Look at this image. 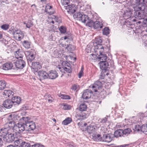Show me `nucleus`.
Here are the masks:
<instances>
[{
  "label": "nucleus",
  "mask_w": 147,
  "mask_h": 147,
  "mask_svg": "<svg viewBox=\"0 0 147 147\" xmlns=\"http://www.w3.org/2000/svg\"><path fill=\"white\" fill-rule=\"evenodd\" d=\"M133 7L135 11L134 16L132 15L131 16L127 18V23L128 22L129 25H131L133 24H135V23L134 22H136V27L138 25L137 24V22L139 21L143 20L144 17H146V16L142 13L143 10H145V12L146 10L144 6L141 7L140 5H139L138 6H134ZM139 25L138 24V25Z\"/></svg>",
  "instance_id": "nucleus-1"
},
{
  "label": "nucleus",
  "mask_w": 147,
  "mask_h": 147,
  "mask_svg": "<svg viewBox=\"0 0 147 147\" xmlns=\"http://www.w3.org/2000/svg\"><path fill=\"white\" fill-rule=\"evenodd\" d=\"M20 119L19 116L16 115H10L7 118L8 121L5 124V127H8L10 130L12 128L13 130V128L16 124V122Z\"/></svg>",
  "instance_id": "nucleus-2"
},
{
  "label": "nucleus",
  "mask_w": 147,
  "mask_h": 147,
  "mask_svg": "<svg viewBox=\"0 0 147 147\" xmlns=\"http://www.w3.org/2000/svg\"><path fill=\"white\" fill-rule=\"evenodd\" d=\"M102 42V40L100 37L96 38L93 42V45L94 47V51L100 52V50L102 51L104 50L103 48H106L104 47L100 43Z\"/></svg>",
  "instance_id": "nucleus-3"
},
{
  "label": "nucleus",
  "mask_w": 147,
  "mask_h": 147,
  "mask_svg": "<svg viewBox=\"0 0 147 147\" xmlns=\"http://www.w3.org/2000/svg\"><path fill=\"white\" fill-rule=\"evenodd\" d=\"M29 117H25L22 118V120L24 121V124L25 125L26 129L29 131L34 130L36 128V125L34 123L30 122Z\"/></svg>",
  "instance_id": "nucleus-4"
},
{
  "label": "nucleus",
  "mask_w": 147,
  "mask_h": 147,
  "mask_svg": "<svg viewBox=\"0 0 147 147\" xmlns=\"http://www.w3.org/2000/svg\"><path fill=\"white\" fill-rule=\"evenodd\" d=\"M105 75L104 74L102 73V75L100 76L99 80L95 82L94 84L90 86V87H92V90L94 92H97V90L99 88H101L102 87V84L99 81L100 80L104 79Z\"/></svg>",
  "instance_id": "nucleus-5"
},
{
  "label": "nucleus",
  "mask_w": 147,
  "mask_h": 147,
  "mask_svg": "<svg viewBox=\"0 0 147 147\" xmlns=\"http://www.w3.org/2000/svg\"><path fill=\"white\" fill-rule=\"evenodd\" d=\"M108 46H107V48L106 47L105 48H103V49L104 50L103 51H101L100 50V52H96L94 51L95 53H96V54L99 57L98 58H98V60H100V61H106V60L107 59V57L106 54L105 53H105L109 51V48L108 47Z\"/></svg>",
  "instance_id": "nucleus-6"
},
{
  "label": "nucleus",
  "mask_w": 147,
  "mask_h": 147,
  "mask_svg": "<svg viewBox=\"0 0 147 147\" xmlns=\"http://www.w3.org/2000/svg\"><path fill=\"white\" fill-rule=\"evenodd\" d=\"M130 132V129L129 128H127L124 130L119 129L117 130L114 133V135L116 137H121L125 136H127L129 134Z\"/></svg>",
  "instance_id": "nucleus-7"
},
{
  "label": "nucleus",
  "mask_w": 147,
  "mask_h": 147,
  "mask_svg": "<svg viewBox=\"0 0 147 147\" xmlns=\"http://www.w3.org/2000/svg\"><path fill=\"white\" fill-rule=\"evenodd\" d=\"M22 121V123H18L16 124L13 128V131L16 133L20 134L26 129L25 125L24 124V121Z\"/></svg>",
  "instance_id": "nucleus-8"
},
{
  "label": "nucleus",
  "mask_w": 147,
  "mask_h": 147,
  "mask_svg": "<svg viewBox=\"0 0 147 147\" xmlns=\"http://www.w3.org/2000/svg\"><path fill=\"white\" fill-rule=\"evenodd\" d=\"M63 67H59L60 71L62 72H64L65 71L66 72L70 73L72 72V69L70 67V64L67 62H63L62 63Z\"/></svg>",
  "instance_id": "nucleus-9"
},
{
  "label": "nucleus",
  "mask_w": 147,
  "mask_h": 147,
  "mask_svg": "<svg viewBox=\"0 0 147 147\" xmlns=\"http://www.w3.org/2000/svg\"><path fill=\"white\" fill-rule=\"evenodd\" d=\"M88 26L89 27L93 26L95 29L99 30L102 28L103 25V24L101 22L96 21L93 22V21H92L91 22L89 23Z\"/></svg>",
  "instance_id": "nucleus-10"
},
{
  "label": "nucleus",
  "mask_w": 147,
  "mask_h": 147,
  "mask_svg": "<svg viewBox=\"0 0 147 147\" xmlns=\"http://www.w3.org/2000/svg\"><path fill=\"white\" fill-rule=\"evenodd\" d=\"M25 54L28 62H31L35 58V55L33 51H27L25 52Z\"/></svg>",
  "instance_id": "nucleus-11"
},
{
  "label": "nucleus",
  "mask_w": 147,
  "mask_h": 147,
  "mask_svg": "<svg viewBox=\"0 0 147 147\" xmlns=\"http://www.w3.org/2000/svg\"><path fill=\"white\" fill-rule=\"evenodd\" d=\"M4 142L7 143H11L13 142L15 139L14 135L12 134H8L4 135L3 137Z\"/></svg>",
  "instance_id": "nucleus-12"
},
{
  "label": "nucleus",
  "mask_w": 147,
  "mask_h": 147,
  "mask_svg": "<svg viewBox=\"0 0 147 147\" xmlns=\"http://www.w3.org/2000/svg\"><path fill=\"white\" fill-rule=\"evenodd\" d=\"M14 64L17 68L20 69H22L26 65L25 61L22 59L16 61L14 62Z\"/></svg>",
  "instance_id": "nucleus-13"
},
{
  "label": "nucleus",
  "mask_w": 147,
  "mask_h": 147,
  "mask_svg": "<svg viewBox=\"0 0 147 147\" xmlns=\"http://www.w3.org/2000/svg\"><path fill=\"white\" fill-rule=\"evenodd\" d=\"M13 36L15 39L20 40L23 37L24 34L21 31L17 30L13 32Z\"/></svg>",
  "instance_id": "nucleus-14"
},
{
  "label": "nucleus",
  "mask_w": 147,
  "mask_h": 147,
  "mask_svg": "<svg viewBox=\"0 0 147 147\" xmlns=\"http://www.w3.org/2000/svg\"><path fill=\"white\" fill-rule=\"evenodd\" d=\"M41 67L40 63L36 61L32 63L31 67L34 71L37 72Z\"/></svg>",
  "instance_id": "nucleus-15"
},
{
  "label": "nucleus",
  "mask_w": 147,
  "mask_h": 147,
  "mask_svg": "<svg viewBox=\"0 0 147 147\" xmlns=\"http://www.w3.org/2000/svg\"><path fill=\"white\" fill-rule=\"evenodd\" d=\"M92 92V90L87 89L84 91L82 96V97L84 99H87L90 98Z\"/></svg>",
  "instance_id": "nucleus-16"
},
{
  "label": "nucleus",
  "mask_w": 147,
  "mask_h": 147,
  "mask_svg": "<svg viewBox=\"0 0 147 147\" xmlns=\"http://www.w3.org/2000/svg\"><path fill=\"white\" fill-rule=\"evenodd\" d=\"M38 75L40 80L45 79L48 78V74L45 71L42 70L39 71Z\"/></svg>",
  "instance_id": "nucleus-17"
},
{
  "label": "nucleus",
  "mask_w": 147,
  "mask_h": 147,
  "mask_svg": "<svg viewBox=\"0 0 147 147\" xmlns=\"http://www.w3.org/2000/svg\"><path fill=\"white\" fill-rule=\"evenodd\" d=\"M87 115L84 112L80 111L77 113L76 117L78 119H84L86 118Z\"/></svg>",
  "instance_id": "nucleus-18"
},
{
  "label": "nucleus",
  "mask_w": 147,
  "mask_h": 147,
  "mask_svg": "<svg viewBox=\"0 0 147 147\" xmlns=\"http://www.w3.org/2000/svg\"><path fill=\"white\" fill-rule=\"evenodd\" d=\"M21 98L18 96H13L11 98V101L13 102V104L14 105H18L20 103Z\"/></svg>",
  "instance_id": "nucleus-19"
},
{
  "label": "nucleus",
  "mask_w": 147,
  "mask_h": 147,
  "mask_svg": "<svg viewBox=\"0 0 147 147\" xmlns=\"http://www.w3.org/2000/svg\"><path fill=\"white\" fill-rule=\"evenodd\" d=\"M13 102L10 100H7L3 103V105L6 108L10 109L13 105Z\"/></svg>",
  "instance_id": "nucleus-20"
},
{
  "label": "nucleus",
  "mask_w": 147,
  "mask_h": 147,
  "mask_svg": "<svg viewBox=\"0 0 147 147\" xmlns=\"http://www.w3.org/2000/svg\"><path fill=\"white\" fill-rule=\"evenodd\" d=\"M58 76V74L55 71L51 70L48 74V78L51 79H55Z\"/></svg>",
  "instance_id": "nucleus-21"
},
{
  "label": "nucleus",
  "mask_w": 147,
  "mask_h": 147,
  "mask_svg": "<svg viewBox=\"0 0 147 147\" xmlns=\"http://www.w3.org/2000/svg\"><path fill=\"white\" fill-rule=\"evenodd\" d=\"M13 67V64L11 62H7L4 63L3 66V69L5 70L11 69Z\"/></svg>",
  "instance_id": "nucleus-22"
},
{
  "label": "nucleus",
  "mask_w": 147,
  "mask_h": 147,
  "mask_svg": "<svg viewBox=\"0 0 147 147\" xmlns=\"http://www.w3.org/2000/svg\"><path fill=\"white\" fill-rule=\"evenodd\" d=\"M66 7V9H68L67 11L69 13H73L76 11V7L74 4L68 5Z\"/></svg>",
  "instance_id": "nucleus-23"
},
{
  "label": "nucleus",
  "mask_w": 147,
  "mask_h": 147,
  "mask_svg": "<svg viewBox=\"0 0 147 147\" xmlns=\"http://www.w3.org/2000/svg\"><path fill=\"white\" fill-rule=\"evenodd\" d=\"M100 68L102 69L106 70L109 66V63L107 61H101L99 63Z\"/></svg>",
  "instance_id": "nucleus-24"
},
{
  "label": "nucleus",
  "mask_w": 147,
  "mask_h": 147,
  "mask_svg": "<svg viewBox=\"0 0 147 147\" xmlns=\"http://www.w3.org/2000/svg\"><path fill=\"white\" fill-rule=\"evenodd\" d=\"M96 126L94 125H90L88 126L87 127V130L89 134H93L95 131Z\"/></svg>",
  "instance_id": "nucleus-25"
},
{
  "label": "nucleus",
  "mask_w": 147,
  "mask_h": 147,
  "mask_svg": "<svg viewBox=\"0 0 147 147\" xmlns=\"http://www.w3.org/2000/svg\"><path fill=\"white\" fill-rule=\"evenodd\" d=\"M10 130L9 128H8V127H5L1 129L0 132H1V133L0 134L2 135V134H3L2 135L4 136L5 135H7L9 133Z\"/></svg>",
  "instance_id": "nucleus-26"
},
{
  "label": "nucleus",
  "mask_w": 147,
  "mask_h": 147,
  "mask_svg": "<svg viewBox=\"0 0 147 147\" xmlns=\"http://www.w3.org/2000/svg\"><path fill=\"white\" fill-rule=\"evenodd\" d=\"M13 93L10 90H5L4 91L3 95L4 97L5 98L11 97V96L13 95Z\"/></svg>",
  "instance_id": "nucleus-27"
},
{
  "label": "nucleus",
  "mask_w": 147,
  "mask_h": 147,
  "mask_svg": "<svg viewBox=\"0 0 147 147\" xmlns=\"http://www.w3.org/2000/svg\"><path fill=\"white\" fill-rule=\"evenodd\" d=\"M81 19L79 21H81L82 22L86 23L88 26V22H89L88 16L84 14H82Z\"/></svg>",
  "instance_id": "nucleus-28"
},
{
  "label": "nucleus",
  "mask_w": 147,
  "mask_h": 147,
  "mask_svg": "<svg viewBox=\"0 0 147 147\" xmlns=\"http://www.w3.org/2000/svg\"><path fill=\"white\" fill-rule=\"evenodd\" d=\"M24 53L21 51H20V50H18L16 51L14 54L15 57L18 59H22L24 56Z\"/></svg>",
  "instance_id": "nucleus-29"
},
{
  "label": "nucleus",
  "mask_w": 147,
  "mask_h": 147,
  "mask_svg": "<svg viewBox=\"0 0 147 147\" xmlns=\"http://www.w3.org/2000/svg\"><path fill=\"white\" fill-rule=\"evenodd\" d=\"M45 11L50 15L53 14L54 12L52 6L49 5H47L46 6Z\"/></svg>",
  "instance_id": "nucleus-30"
},
{
  "label": "nucleus",
  "mask_w": 147,
  "mask_h": 147,
  "mask_svg": "<svg viewBox=\"0 0 147 147\" xmlns=\"http://www.w3.org/2000/svg\"><path fill=\"white\" fill-rule=\"evenodd\" d=\"M133 11L132 9H128L125 12L123 15V17H126L131 16L132 15V12Z\"/></svg>",
  "instance_id": "nucleus-31"
},
{
  "label": "nucleus",
  "mask_w": 147,
  "mask_h": 147,
  "mask_svg": "<svg viewBox=\"0 0 147 147\" xmlns=\"http://www.w3.org/2000/svg\"><path fill=\"white\" fill-rule=\"evenodd\" d=\"M139 1L140 3H143V4L142 5H142H141V4L139 5H136V6H138L139 5H140L141 7L144 6V8H145V10H146L145 11H145H144L145 10H143V11L142 13H143L144 14L146 15V16H147V9H145V6L144 5L146 3H147V0H139Z\"/></svg>",
  "instance_id": "nucleus-32"
},
{
  "label": "nucleus",
  "mask_w": 147,
  "mask_h": 147,
  "mask_svg": "<svg viewBox=\"0 0 147 147\" xmlns=\"http://www.w3.org/2000/svg\"><path fill=\"white\" fill-rule=\"evenodd\" d=\"M31 43L30 41L24 40L22 42L23 46L26 49H28L30 48Z\"/></svg>",
  "instance_id": "nucleus-33"
},
{
  "label": "nucleus",
  "mask_w": 147,
  "mask_h": 147,
  "mask_svg": "<svg viewBox=\"0 0 147 147\" xmlns=\"http://www.w3.org/2000/svg\"><path fill=\"white\" fill-rule=\"evenodd\" d=\"M110 134H108L104 135V137L105 142H110L112 140V138Z\"/></svg>",
  "instance_id": "nucleus-34"
},
{
  "label": "nucleus",
  "mask_w": 147,
  "mask_h": 147,
  "mask_svg": "<svg viewBox=\"0 0 147 147\" xmlns=\"http://www.w3.org/2000/svg\"><path fill=\"white\" fill-rule=\"evenodd\" d=\"M87 109V106L84 103L81 104L79 107V110L80 111H86Z\"/></svg>",
  "instance_id": "nucleus-35"
},
{
  "label": "nucleus",
  "mask_w": 147,
  "mask_h": 147,
  "mask_svg": "<svg viewBox=\"0 0 147 147\" xmlns=\"http://www.w3.org/2000/svg\"><path fill=\"white\" fill-rule=\"evenodd\" d=\"M64 47L66 48L67 51L69 52H71L74 50L75 49V47L71 44L65 45V47L63 46Z\"/></svg>",
  "instance_id": "nucleus-36"
},
{
  "label": "nucleus",
  "mask_w": 147,
  "mask_h": 147,
  "mask_svg": "<svg viewBox=\"0 0 147 147\" xmlns=\"http://www.w3.org/2000/svg\"><path fill=\"white\" fill-rule=\"evenodd\" d=\"M82 15L80 12H76L74 15L73 17L75 19L79 21L81 19Z\"/></svg>",
  "instance_id": "nucleus-37"
},
{
  "label": "nucleus",
  "mask_w": 147,
  "mask_h": 147,
  "mask_svg": "<svg viewBox=\"0 0 147 147\" xmlns=\"http://www.w3.org/2000/svg\"><path fill=\"white\" fill-rule=\"evenodd\" d=\"M88 18L89 20V22H88V24L90 23L92 21H93V22L96 21L95 20L96 19V16L94 15L91 13L90 15H89Z\"/></svg>",
  "instance_id": "nucleus-38"
},
{
  "label": "nucleus",
  "mask_w": 147,
  "mask_h": 147,
  "mask_svg": "<svg viewBox=\"0 0 147 147\" xmlns=\"http://www.w3.org/2000/svg\"><path fill=\"white\" fill-rule=\"evenodd\" d=\"M140 131L145 134H147V123L143 125L140 127Z\"/></svg>",
  "instance_id": "nucleus-39"
},
{
  "label": "nucleus",
  "mask_w": 147,
  "mask_h": 147,
  "mask_svg": "<svg viewBox=\"0 0 147 147\" xmlns=\"http://www.w3.org/2000/svg\"><path fill=\"white\" fill-rule=\"evenodd\" d=\"M71 121L72 119L71 118L68 117L63 121L62 124L64 125H66L69 124L71 122Z\"/></svg>",
  "instance_id": "nucleus-40"
},
{
  "label": "nucleus",
  "mask_w": 147,
  "mask_h": 147,
  "mask_svg": "<svg viewBox=\"0 0 147 147\" xmlns=\"http://www.w3.org/2000/svg\"><path fill=\"white\" fill-rule=\"evenodd\" d=\"M93 139L96 141L99 140L101 138L100 136V134H93L92 135Z\"/></svg>",
  "instance_id": "nucleus-41"
},
{
  "label": "nucleus",
  "mask_w": 147,
  "mask_h": 147,
  "mask_svg": "<svg viewBox=\"0 0 147 147\" xmlns=\"http://www.w3.org/2000/svg\"><path fill=\"white\" fill-rule=\"evenodd\" d=\"M6 83L4 80L0 81V90H2L5 88L6 87Z\"/></svg>",
  "instance_id": "nucleus-42"
},
{
  "label": "nucleus",
  "mask_w": 147,
  "mask_h": 147,
  "mask_svg": "<svg viewBox=\"0 0 147 147\" xmlns=\"http://www.w3.org/2000/svg\"><path fill=\"white\" fill-rule=\"evenodd\" d=\"M110 33V30L108 27L105 28L102 30V33L103 34L107 35Z\"/></svg>",
  "instance_id": "nucleus-43"
},
{
  "label": "nucleus",
  "mask_w": 147,
  "mask_h": 147,
  "mask_svg": "<svg viewBox=\"0 0 147 147\" xmlns=\"http://www.w3.org/2000/svg\"><path fill=\"white\" fill-rule=\"evenodd\" d=\"M59 30L61 33H65L66 32L67 28L64 26H62L59 28Z\"/></svg>",
  "instance_id": "nucleus-44"
},
{
  "label": "nucleus",
  "mask_w": 147,
  "mask_h": 147,
  "mask_svg": "<svg viewBox=\"0 0 147 147\" xmlns=\"http://www.w3.org/2000/svg\"><path fill=\"white\" fill-rule=\"evenodd\" d=\"M31 146V145L29 143L23 142L21 143V144L19 146V147H30Z\"/></svg>",
  "instance_id": "nucleus-45"
},
{
  "label": "nucleus",
  "mask_w": 147,
  "mask_h": 147,
  "mask_svg": "<svg viewBox=\"0 0 147 147\" xmlns=\"http://www.w3.org/2000/svg\"><path fill=\"white\" fill-rule=\"evenodd\" d=\"M23 142L22 140L20 139H18L15 140L14 143L16 146H18L21 144V143Z\"/></svg>",
  "instance_id": "nucleus-46"
},
{
  "label": "nucleus",
  "mask_w": 147,
  "mask_h": 147,
  "mask_svg": "<svg viewBox=\"0 0 147 147\" xmlns=\"http://www.w3.org/2000/svg\"><path fill=\"white\" fill-rule=\"evenodd\" d=\"M9 27V25L8 24H5L2 25L1 26V28L5 30L8 29Z\"/></svg>",
  "instance_id": "nucleus-47"
},
{
  "label": "nucleus",
  "mask_w": 147,
  "mask_h": 147,
  "mask_svg": "<svg viewBox=\"0 0 147 147\" xmlns=\"http://www.w3.org/2000/svg\"><path fill=\"white\" fill-rule=\"evenodd\" d=\"M32 22L30 21H28L27 23H26V27L28 28H30V27H32L33 25Z\"/></svg>",
  "instance_id": "nucleus-48"
},
{
  "label": "nucleus",
  "mask_w": 147,
  "mask_h": 147,
  "mask_svg": "<svg viewBox=\"0 0 147 147\" xmlns=\"http://www.w3.org/2000/svg\"><path fill=\"white\" fill-rule=\"evenodd\" d=\"M61 3L63 5H67L69 2V0H61Z\"/></svg>",
  "instance_id": "nucleus-49"
},
{
  "label": "nucleus",
  "mask_w": 147,
  "mask_h": 147,
  "mask_svg": "<svg viewBox=\"0 0 147 147\" xmlns=\"http://www.w3.org/2000/svg\"><path fill=\"white\" fill-rule=\"evenodd\" d=\"M48 22L50 23L54 24L56 22V20L54 18H50V16L49 17Z\"/></svg>",
  "instance_id": "nucleus-50"
},
{
  "label": "nucleus",
  "mask_w": 147,
  "mask_h": 147,
  "mask_svg": "<svg viewBox=\"0 0 147 147\" xmlns=\"http://www.w3.org/2000/svg\"><path fill=\"white\" fill-rule=\"evenodd\" d=\"M31 147H45L44 146L38 143H36L31 145Z\"/></svg>",
  "instance_id": "nucleus-51"
},
{
  "label": "nucleus",
  "mask_w": 147,
  "mask_h": 147,
  "mask_svg": "<svg viewBox=\"0 0 147 147\" xmlns=\"http://www.w3.org/2000/svg\"><path fill=\"white\" fill-rule=\"evenodd\" d=\"M83 67H82L81 68V70L80 71L79 74H78V78H80L81 77L83 76Z\"/></svg>",
  "instance_id": "nucleus-52"
},
{
  "label": "nucleus",
  "mask_w": 147,
  "mask_h": 147,
  "mask_svg": "<svg viewBox=\"0 0 147 147\" xmlns=\"http://www.w3.org/2000/svg\"><path fill=\"white\" fill-rule=\"evenodd\" d=\"M95 54H91L92 56L93 57H92V59H94V60H98V58H98L99 57L98 56H97V54H96V53H95Z\"/></svg>",
  "instance_id": "nucleus-53"
},
{
  "label": "nucleus",
  "mask_w": 147,
  "mask_h": 147,
  "mask_svg": "<svg viewBox=\"0 0 147 147\" xmlns=\"http://www.w3.org/2000/svg\"><path fill=\"white\" fill-rule=\"evenodd\" d=\"M134 130L135 131H137L138 132H139L140 131V127L139 125H136L135 126V129Z\"/></svg>",
  "instance_id": "nucleus-54"
},
{
  "label": "nucleus",
  "mask_w": 147,
  "mask_h": 147,
  "mask_svg": "<svg viewBox=\"0 0 147 147\" xmlns=\"http://www.w3.org/2000/svg\"><path fill=\"white\" fill-rule=\"evenodd\" d=\"M61 98L65 99H69L70 97L69 96L65 94H61Z\"/></svg>",
  "instance_id": "nucleus-55"
},
{
  "label": "nucleus",
  "mask_w": 147,
  "mask_h": 147,
  "mask_svg": "<svg viewBox=\"0 0 147 147\" xmlns=\"http://www.w3.org/2000/svg\"><path fill=\"white\" fill-rule=\"evenodd\" d=\"M71 108L70 106L68 105H63V109L64 110L69 109Z\"/></svg>",
  "instance_id": "nucleus-56"
},
{
  "label": "nucleus",
  "mask_w": 147,
  "mask_h": 147,
  "mask_svg": "<svg viewBox=\"0 0 147 147\" xmlns=\"http://www.w3.org/2000/svg\"><path fill=\"white\" fill-rule=\"evenodd\" d=\"M78 87L79 86L78 85L74 84L72 86L71 89L73 90H75L77 89Z\"/></svg>",
  "instance_id": "nucleus-57"
},
{
  "label": "nucleus",
  "mask_w": 147,
  "mask_h": 147,
  "mask_svg": "<svg viewBox=\"0 0 147 147\" xmlns=\"http://www.w3.org/2000/svg\"><path fill=\"white\" fill-rule=\"evenodd\" d=\"M50 18H54L56 20V22H58V18L57 17H56L53 15H51L50 16Z\"/></svg>",
  "instance_id": "nucleus-58"
},
{
  "label": "nucleus",
  "mask_w": 147,
  "mask_h": 147,
  "mask_svg": "<svg viewBox=\"0 0 147 147\" xmlns=\"http://www.w3.org/2000/svg\"><path fill=\"white\" fill-rule=\"evenodd\" d=\"M107 120V116H106L105 118L102 119L101 121H100V122L102 123H106Z\"/></svg>",
  "instance_id": "nucleus-59"
},
{
  "label": "nucleus",
  "mask_w": 147,
  "mask_h": 147,
  "mask_svg": "<svg viewBox=\"0 0 147 147\" xmlns=\"http://www.w3.org/2000/svg\"><path fill=\"white\" fill-rule=\"evenodd\" d=\"M47 100L49 102H52L54 101V99L53 97L51 96L48 98Z\"/></svg>",
  "instance_id": "nucleus-60"
},
{
  "label": "nucleus",
  "mask_w": 147,
  "mask_h": 147,
  "mask_svg": "<svg viewBox=\"0 0 147 147\" xmlns=\"http://www.w3.org/2000/svg\"><path fill=\"white\" fill-rule=\"evenodd\" d=\"M5 108H6L4 106H0V112H3L5 110Z\"/></svg>",
  "instance_id": "nucleus-61"
},
{
  "label": "nucleus",
  "mask_w": 147,
  "mask_h": 147,
  "mask_svg": "<svg viewBox=\"0 0 147 147\" xmlns=\"http://www.w3.org/2000/svg\"><path fill=\"white\" fill-rule=\"evenodd\" d=\"M51 97V95L49 94H46L45 95L44 97L46 99H48L50 97Z\"/></svg>",
  "instance_id": "nucleus-62"
},
{
  "label": "nucleus",
  "mask_w": 147,
  "mask_h": 147,
  "mask_svg": "<svg viewBox=\"0 0 147 147\" xmlns=\"http://www.w3.org/2000/svg\"><path fill=\"white\" fill-rule=\"evenodd\" d=\"M143 42L144 43V45L147 47V40H144Z\"/></svg>",
  "instance_id": "nucleus-63"
},
{
  "label": "nucleus",
  "mask_w": 147,
  "mask_h": 147,
  "mask_svg": "<svg viewBox=\"0 0 147 147\" xmlns=\"http://www.w3.org/2000/svg\"><path fill=\"white\" fill-rule=\"evenodd\" d=\"M22 108L25 110L28 109V107L25 105H23Z\"/></svg>",
  "instance_id": "nucleus-64"
}]
</instances>
